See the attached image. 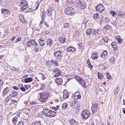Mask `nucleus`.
Listing matches in <instances>:
<instances>
[{"label": "nucleus", "instance_id": "nucleus-1", "mask_svg": "<svg viewBox=\"0 0 125 125\" xmlns=\"http://www.w3.org/2000/svg\"><path fill=\"white\" fill-rule=\"evenodd\" d=\"M49 93L46 91L42 92L40 94V98L39 99V101L41 102L44 103L48 99Z\"/></svg>", "mask_w": 125, "mask_h": 125}, {"label": "nucleus", "instance_id": "nucleus-2", "mask_svg": "<svg viewBox=\"0 0 125 125\" xmlns=\"http://www.w3.org/2000/svg\"><path fill=\"white\" fill-rule=\"evenodd\" d=\"M65 14L68 15H72L75 13V10L72 7H67L65 10Z\"/></svg>", "mask_w": 125, "mask_h": 125}, {"label": "nucleus", "instance_id": "nucleus-3", "mask_svg": "<svg viewBox=\"0 0 125 125\" xmlns=\"http://www.w3.org/2000/svg\"><path fill=\"white\" fill-rule=\"evenodd\" d=\"M90 112L87 110H84L82 112L81 114L82 118L86 120L90 116Z\"/></svg>", "mask_w": 125, "mask_h": 125}, {"label": "nucleus", "instance_id": "nucleus-4", "mask_svg": "<svg viewBox=\"0 0 125 125\" xmlns=\"http://www.w3.org/2000/svg\"><path fill=\"white\" fill-rule=\"evenodd\" d=\"M75 77L76 80L80 83L83 87L84 88L86 87V86L85 84V81L83 78L77 76H76Z\"/></svg>", "mask_w": 125, "mask_h": 125}, {"label": "nucleus", "instance_id": "nucleus-5", "mask_svg": "<svg viewBox=\"0 0 125 125\" xmlns=\"http://www.w3.org/2000/svg\"><path fill=\"white\" fill-rule=\"evenodd\" d=\"M37 43L33 40L28 41L27 43V45L28 47L37 46Z\"/></svg>", "mask_w": 125, "mask_h": 125}, {"label": "nucleus", "instance_id": "nucleus-6", "mask_svg": "<svg viewBox=\"0 0 125 125\" xmlns=\"http://www.w3.org/2000/svg\"><path fill=\"white\" fill-rule=\"evenodd\" d=\"M54 55L55 56V58L59 59L61 58L62 57V52L61 51H57L54 52Z\"/></svg>", "mask_w": 125, "mask_h": 125}, {"label": "nucleus", "instance_id": "nucleus-7", "mask_svg": "<svg viewBox=\"0 0 125 125\" xmlns=\"http://www.w3.org/2000/svg\"><path fill=\"white\" fill-rule=\"evenodd\" d=\"M95 8L96 11L98 12H99L100 13H101L104 9L103 4L101 3L99 4L98 5L96 6Z\"/></svg>", "mask_w": 125, "mask_h": 125}, {"label": "nucleus", "instance_id": "nucleus-8", "mask_svg": "<svg viewBox=\"0 0 125 125\" xmlns=\"http://www.w3.org/2000/svg\"><path fill=\"white\" fill-rule=\"evenodd\" d=\"M61 71L60 69L57 68H55L53 69V74L54 75V77L59 76L61 75Z\"/></svg>", "mask_w": 125, "mask_h": 125}, {"label": "nucleus", "instance_id": "nucleus-9", "mask_svg": "<svg viewBox=\"0 0 125 125\" xmlns=\"http://www.w3.org/2000/svg\"><path fill=\"white\" fill-rule=\"evenodd\" d=\"M99 31L98 30L93 29L92 34V36L95 39H96L99 37Z\"/></svg>", "mask_w": 125, "mask_h": 125}, {"label": "nucleus", "instance_id": "nucleus-10", "mask_svg": "<svg viewBox=\"0 0 125 125\" xmlns=\"http://www.w3.org/2000/svg\"><path fill=\"white\" fill-rule=\"evenodd\" d=\"M51 110H50L48 109H43L42 111L43 113L47 117H49L51 113Z\"/></svg>", "mask_w": 125, "mask_h": 125}, {"label": "nucleus", "instance_id": "nucleus-11", "mask_svg": "<svg viewBox=\"0 0 125 125\" xmlns=\"http://www.w3.org/2000/svg\"><path fill=\"white\" fill-rule=\"evenodd\" d=\"M98 105L96 104H94L92 105L91 108V110L93 114H94L97 110Z\"/></svg>", "mask_w": 125, "mask_h": 125}, {"label": "nucleus", "instance_id": "nucleus-12", "mask_svg": "<svg viewBox=\"0 0 125 125\" xmlns=\"http://www.w3.org/2000/svg\"><path fill=\"white\" fill-rule=\"evenodd\" d=\"M78 4H80L81 6V7L82 9H84L86 6V2L85 1H81L79 0L78 1Z\"/></svg>", "mask_w": 125, "mask_h": 125}, {"label": "nucleus", "instance_id": "nucleus-13", "mask_svg": "<svg viewBox=\"0 0 125 125\" xmlns=\"http://www.w3.org/2000/svg\"><path fill=\"white\" fill-rule=\"evenodd\" d=\"M53 11V10L51 8H49L48 9L46 12L47 13V15L49 17H51Z\"/></svg>", "mask_w": 125, "mask_h": 125}, {"label": "nucleus", "instance_id": "nucleus-14", "mask_svg": "<svg viewBox=\"0 0 125 125\" xmlns=\"http://www.w3.org/2000/svg\"><path fill=\"white\" fill-rule=\"evenodd\" d=\"M67 52H73L75 50V49L74 47L71 46L67 47Z\"/></svg>", "mask_w": 125, "mask_h": 125}, {"label": "nucleus", "instance_id": "nucleus-15", "mask_svg": "<svg viewBox=\"0 0 125 125\" xmlns=\"http://www.w3.org/2000/svg\"><path fill=\"white\" fill-rule=\"evenodd\" d=\"M55 80L56 83L58 85H61L62 83V80L61 78H57L55 79Z\"/></svg>", "mask_w": 125, "mask_h": 125}, {"label": "nucleus", "instance_id": "nucleus-16", "mask_svg": "<svg viewBox=\"0 0 125 125\" xmlns=\"http://www.w3.org/2000/svg\"><path fill=\"white\" fill-rule=\"evenodd\" d=\"M63 98L64 99H66L69 97V93L66 91L64 90L63 92Z\"/></svg>", "mask_w": 125, "mask_h": 125}, {"label": "nucleus", "instance_id": "nucleus-17", "mask_svg": "<svg viewBox=\"0 0 125 125\" xmlns=\"http://www.w3.org/2000/svg\"><path fill=\"white\" fill-rule=\"evenodd\" d=\"M20 4L21 6H27L28 5L27 1L24 0H22Z\"/></svg>", "mask_w": 125, "mask_h": 125}, {"label": "nucleus", "instance_id": "nucleus-18", "mask_svg": "<svg viewBox=\"0 0 125 125\" xmlns=\"http://www.w3.org/2000/svg\"><path fill=\"white\" fill-rule=\"evenodd\" d=\"M70 125H77L76 122L73 119H72L69 121Z\"/></svg>", "mask_w": 125, "mask_h": 125}, {"label": "nucleus", "instance_id": "nucleus-19", "mask_svg": "<svg viewBox=\"0 0 125 125\" xmlns=\"http://www.w3.org/2000/svg\"><path fill=\"white\" fill-rule=\"evenodd\" d=\"M33 80L32 78L31 77H29L25 78L24 79V82L25 83L30 82Z\"/></svg>", "mask_w": 125, "mask_h": 125}, {"label": "nucleus", "instance_id": "nucleus-20", "mask_svg": "<svg viewBox=\"0 0 125 125\" xmlns=\"http://www.w3.org/2000/svg\"><path fill=\"white\" fill-rule=\"evenodd\" d=\"M52 40L49 38H48L47 39L46 43L47 44L48 46H50L52 44Z\"/></svg>", "mask_w": 125, "mask_h": 125}, {"label": "nucleus", "instance_id": "nucleus-21", "mask_svg": "<svg viewBox=\"0 0 125 125\" xmlns=\"http://www.w3.org/2000/svg\"><path fill=\"white\" fill-rule=\"evenodd\" d=\"M111 45L112 47L115 50L117 49V46L115 42H113L111 43Z\"/></svg>", "mask_w": 125, "mask_h": 125}, {"label": "nucleus", "instance_id": "nucleus-22", "mask_svg": "<svg viewBox=\"0 0 125 125\" xmlns=\"http://www.w3.org/2000/svg\"><path fill=\"white\" fill-rule=\"evenodd\" d=\"M9 90V87H7L5 88L3 90L2 93V94H3V95H6L7 93L8 92Z\"/></svg>", "mask_w": 125, "mask_h": 125}, {"label": "nucleus", "instance_id": "nucleus-23", "mask_svg": "<svg viewBox=\"0 0 125 125\" xmlns=\"http://www.w3.org/2000/svg\"><path fill=\"white\" fill-rule=\"evenodd\" d=\"M92 32V31L91 28L87 29L86 31V34L87 36H89Z\"/></svg>", "mask_w": 125, "mask_h": 125}, {"label": "nucleus", "instance_id": "nucleus-24", "mask_svg": "<svg viewBox=\"0 0 125 125\" xmlns=\"http://www.w3.org/2000/svg\"><path fill=\"white\" fill-rule=\"evenodd\" d=\"M59 41L61 43H63L65 42V38L63 37H60L59 38Z\"/></svg>", "mask_w": 125, "mask_h": 125}, {"label": "nucleus", "instance_id": "nucleus-25", "mask_svg": "<svg viewBox=\"0 0 125 125\" xmlns=\"http://www.w3.org/2000/svg\"><path fill=\"white\" fill-rule=\"evenodd\" d=\"M98 57V55L96 53H93L92 54L91 57L93 59H97Z\"/></svg>", "mask_w": 125, "mask_h": 125}, {"label": "nucleus", "instance_id": "nucleus-26", "mask_svg": "<svg viewBox=\"0 0 125 125\" xmlns=\"http://www.w3.org/2000/svg\"><path fill=\"white\" fill-rule=\"evenodd\" d=\"M1 12L2 13H4V14H6L9 12V11L7 9L2 8L1 9Z\"/></svg>", "mask_w": 125, "mask_h": 125}, {"label": "nucleus", "instance_id": "nucleus-27", "mask_svg": "<svg viewBox=\"0 0 125 125\" xmlns=\"http://www.w3.org/2000/svg\"><path fill=\"white\" fill-rule=\"evenodd\" d=\"M107 51L106 50H104L100 55L101 57L103 58H104L107 55Z\"/></svg>", "mask_w": 125, "mask_h": 125}, {"label": "nucleus", "instance_id": "nucleus-28", "mask_svg": "<svg viewBox=\"0 0 125 125\" xmlns=\"http://www.w3.org/2000/svg\"><path fill=\"white\" fill-rule=\"evenodd\" d=\"M116 38L118 43L120 44L123 41H122V38H121V37L120 36H117Z\"/></svg>", "mask_w": 125, "mask_h": 125}, {"label": "nucleus", "instance_id": "nucleus-29", "mask_svg": "<svg viewBox=\"0 0 125 125\" xmlns=\"http://www.w3.org/2000/svg\"><path fill=\"white\" fill-rule=\"evenodd\" d=\"M40 45L41 46H43L44 44V41L41 39H39V41Z\"/></svg>", "mask_w": 125, "mask_h": 125}, {"label": "nucleus", "instance_id": "nucleus-30", "mask_svg": "<svg viewBox=\"0 0 125 125\" xmlns=\"http://www.w3.org/2000/svg\"><path fill=\"white\" fill-rule=\"evenodd\" d=\"M56 112L55 111H53L51 110L49 117L51 118L55 116L56 115Z\"/></svg>", "mask_w": 125, "mask_h": 125}, {"label": "nucleus", "instance_id": "nucleus-31", "mask_svg": "<svg viewBox=\"0 0 125 125\" xmlns=\"http://www.w3.org/2000/svg\"><path fill=\"white\" fill-rule=\"evenodd\" d=\"M12 93L11 95V96L12 97H14L16 96L18 94L17 91L14 90L12 91Z\"/></svg>", "mask_w": 125, "mask_h": 125}, {"label": "nucleus", "instance_id": "nucleus-32", "mask_svg": "<svg viewBox=\"0 0 125 125\" xmlns=\"http://www.w3.org/2000/svg\"><path fill=\"white\" fill-rule=\"evenodd\" d=\"M51 61L53 63L55 64V65L56 66H59V65L57 61L56 60H52Z\"/></svg>", "mask_w": 125, "mask_h": 125}, {"label": "nucleus", "instance_id": "nucleus-33", "mask_svg": "<svg viewBox=\"0 0 125 125\" xmlns=\"http://www.w3.org/2000/svg\"><path fill=\"white\" fill-rule=\"evenodd\" d=\"M31 125H41V122L38 121H35L32 122Z\"/></svg>", "mask_w": 125, "mask_h": 125}, {"label": "nucleus", "instance_id": "nucleus-34", "mask_svg": "<svg viewBox=\"0 0 125 125\" xmlns=\"http://www.w3.org/2000/svg\"><path fill=\"white\" fill-rule=\"evenodd\" d=\"M105 74L107 79L109 80L111 79V75H110L109 73H108V72H105Z\"/></svg>", "mask_w": 125, "mask_h": 125}, {"label": "nucleus", "instance_id": "nucleus-35", "mask_svg": "<svg viewBox=\"0 0 125 125\" xmlns=\"http://www.w3.org/2000/svg\"><path fill=\"white\" fill-rule=\"evenodd\" d=\"M68 105L66 103H64L62 104V107L64 109H66L67 108Z\"/></svg>", "mask_w": 125, "mask_h": 125}, {"label": "nucleus", "instance_id": "nucleus-36", "mask_svg": "<svg viewBox=\"0 0 125 125\" xmlns=\"http://www.w3.org/2000/svg\"><path fill=\"white\" fill-rule=\"evenodd\" d=\"M87 63L88 65V66L90 68H93L92 65L91 64L90 62V61L88 59L87 61Z\"/></svg>", "mask_w": 125, "mask_h": 125}, {"label": "nucleus", "instance_id": "nucleus-37", "mask_svg": "<svg viewBox=\"0 0 125 125\" xmlns=\"http://www.w3.org/2000/svg\"><path fill=\"white\" fill-rule=\"evenodd\" d=\"M45 14L46 13L45 11H42V16L41 17V18L42 20H44L45 15Z\"/></svg>", "mask_w": 125, "mask_h": 125}, {"label": "nucleus", "instance_id": "nucleus-38", "mask_svg": "<svg viewBox=\"0 0 125 125\" xmlns=\"http://www.w3.org/2000/svg\"><path fill=\"white\" fill-rule=\"evenodd\" d=\"M45 87V85L43 83L41 84V85L39 89L40 90H43Z\"/></svg>", "mask_w": 125, "mask_h": 125}, {"label": "nucleus", "instance_id": "nucleus-39", "mask_svg": "<svg viewBox=\"0 0 125 125\" xmlns=\"http://www.w3.org/2000/svg\"><path fill=\"white\" fill-rule=\"evenodd\" d=\"M104 21L105 23H109L110 22V20L109 18L107 17L105 18L104 20Z\"/></svg>", "mask_w": 125, "mask_h": 125}, {"label": "nucleus", "instance_id": "nucleus-40", "mask_svg": "<svg viewBox=\"0 0 125 125\" xmlns=\"http://www.w3.org/2000/svg\"><path fill=\"white\" fill-rule=\"evenodd\" d=\"M98 78L100 79H102L103 78V76L102 74L100 73H98Z\"/></svg>", "mask_w": 125, "mask_h": 125}, {"label": "nucleus", "instance_id": "nucleus-41", "mask_svg": "<svg viewBox=\"0 0 125 125\" xmlns=\"http://www.w3.org/2000/svg\"><path fill=\"white\" fill-rule=\"evenodd\" d=\"M102 40H103L104 42L107 43L108 41V39L107 37H105L102 38Z\"/></svg>", "mask_w": 125, "mask_h": 125}, {"label": "nucleus", "instance_id": "nucleus-42", "mask_svg": "<svg viewBox=\"0 0 125 125\" xmlns=\"http://www.w3.org/2000/svg\"><path fill=\"white\" fill-rule=\"evenodd\" d=\"M17 120V118L16 117H15L12 119V122H13V124L14 125H15L16 124Z\"/></svg>", "mask_w": 125, "mask_h": 125}, {"label": "nucleus", "instance_id": "nucleus-43", "mask_svg": "<svg viewBox=\"0 0 125 125\" xmlns=\"http://www.w3.org/2000/svg\"><path fill=\"white\" fill-rule=\"evenodd\" d=\"M35 46L34 47V50L36 52H38L39 50V49L38 48V47H39V45H38L37 46Z\"/></svg>", "mask_w": 125, "mask_h": 125}, {"label": "nucleus", "instance_id": "nucleus-44", "mask_svg": "<svg viewBox=\"0 0 125 125\" xmlns=\"http://www.w3.org/2000/svg\"><path fill=\"white\" fill-rule=\"evenodd\" d=\"M99 17V15L98 13L95 14L94 15V18L95 20H96V19L98 18Z\"/></svg>", "mask_w": 125, "mask_h": 125}, {"label": "nucleus", "instance_id": "nucleus-45", "mask_svg": "<svg viewBox=\"0 0 125 125\" xmlns=\"http://www.w3.org/2000/svg\"><path fill=\"white\" fill-rule=\"evenodd\" d=\"M115 92L114 93L115 94H118L119 91V89L118 87H117L116 88L115 90Z\"/></svg>", "mask_w": 125, "mask_h": 125}, {"label": "nucleus", "instance_id": "nucleus-46", "mask_svg": "<svg viewBox=\"0 0 125 125\" xmlns=\"http://www.w3.org/2000/svg\"><path fill=\"white\" fill-rule=\"evenodd\" d=\"M110 28V26L108 24L105 25L104 27V28L106 30H108Z\"/></svg>", "mask_w": 125, "mask_h": 125}, {"label": "nucleus", "instance_id": "nucleus-47", "mask_svg": "<svg viewBox=\"0 0 125 125\" xmlns=\"http://www.w3.org/2000/svg\"><path fill=\"white\" fill-rule=\"evenodd\" d=\"M110 13L113 17L116 14V12L113 10H111L110 11Z\"/></svg>", "mask_w": 125, "mask_h": 125}, {"label": "nucleus", "instance_id": "nucleus-48", "mask_svg": "<svg viewBox=\"0 0 125 125\" xmlns=\"http://www.w3.org/2000/svg\"><path fill=\"white\" fill-rule=\"evenodd\" d=\"M69 25L68 23H65L64 24L63 27L64 28H68Z\"/></svg>", "mask_w": 125, "mask_h": 125}, {"label": "nucleus", "instance_id": "nucleus-49", "mask_svg": "<svg viewBox=\"0 0 125 125\" xmlns=\"http://www.w3.org/2000/svg\"><path fill=\"white\" fill-rule=\"evenodd\" d=\"M21 86L20 87L21 90L22 91L25 92V88L23 87V85L22 84L21 85Z\"/></svg>", "mask_w": 125, "mask_h": 125}, {"label": "nucleus", "instance_id": "nucleus-50", "mask_svg": "<svg viewBox=\"0 0 125 125\" xmlns=\"http://www.w3.org/2000/svg\"><path fill=\"white\" fill-rule=\"evenodd\" d=\"M21 21L23 23H25L27 22V21L24 19V18L22 19L21 20Z\"/></svg>", "mask_w": 125, "mask_h": 125}, {"label": "nucleus", "instance_id": "nucleus-51", "mask_svg": "<svg viewBox=\"0 0 125 125\" xmlns=\"http://www.w3.org/2000/svg\"><path fill=\"white\" fill-rule=\"evenodd\" d=\"M11 96V95H10L9 96H8L7 97L6 99V101L7 102H8L10 99Z\"/></svg>", "mask_w": 125, "mask_h": 125}, {"label": "nucleus", "instance_id": "nucleus-52", "mask_svg": "<svg viewBox=\"0 0 125 125\" xmlns=\"http://www.w3.org/2000/svg\"><path fill=\"white\" fill-rule=\"evenodd\" d=\"M25 88L27 89V90L28 88H30L31 87V86L30 85H25L24 86Z\"/></svg>", "mask_w": 125, "mask_h": 125}, {"label": "nucleus", "instance_id": "nucleus-53", "mask_svg": "<svg viewBox=\"0 0 125 125\" xmlns=\"http://www.w3.org/2000/svg\"><path fill=\"white\" fill-rule=\"evenodd\" d=\"M32 11V9L31 8H29L27 9V10H26L27 12H30Z\"/></svg>", "mask_w": 125, "mask_h": 125}, {"label": "nucleus", "instance_id": "nucleus-54", "mask_svg": "<svg viewBox=\"0 0 125 125\" xmlns=\"http://www.w3.org/2000/svg\"><path fill=\"white\" fill-rule=\"evenodd\" d=\"M19 16L20 20L21 19H22L24 18V16L23 15H22V14H20L19 15Z\"/></svg>", "mask_w": 125, "mask_h": 125}, {"label": "nucleus", "instance_id": "nucleus-55", "mask_svg": "<svg viewBox=\"0 0 125 125\" xmlns=\"http://www.w3.org/2000/svg\"><path fill=\"white\" fill-rule=\"evenodd\" d=\"M58 108L59 107L57 106L56 107H52V109L54 110L55 111H56L58 109Z\"/></svg>", "mask_w": 125, "mask_h": 125}, {"label": "nucleus", "instance_id": "nucleus-56", "mask_svg": "<svg viewBox=\"0 0 125 125\" xmlns=\"http://www.w3.org/2000/svg\"><path fill=\"white\" fill-rule=\"evenodd\" d=\"M21 37H19L17 38V39L15 40V42H17L19 41H21Z\"/></svg>", "mask_w": 125, "mask_h": 125}, {"label": "nucleus", "instance_id": "nucleus-57", "mask_svg": "<svg viewBox=\"0 0 125 125\" xmlns=\"http://www.w3.org/2000/svg\"><path fill=\"white\" fill-rule=\"evenodd\" d=\"M71 105L73 107H74L73 106H75V105H76V104L75 103L73 102V103L72 102L71 104Z\"/></svg>", "mask_w": 125, "mask_h": 125}, {"label": "nucleus", "instance_id": "nucleus-58", "mask_svg": "<svg viewBox=\"0 0 125 125\" xmlns=\"http://www.w3.org/2000/svg\"><path fill=\"white\" fill-rule=\"evenodd\" d=\"M39 74H41V75L42 76V79L43 80H44L45 79V77L43 75V74L41 73H39Z\"/></svg>", "mask_w": 125, "mask_h": 125}, {"label": "nucleus", "instance_id": "nucleus-59", "mask_svg": "<svg viewBox=\"0 0 125 125\" xmlns=\"http://www.w3.org/2000/svg\"><path fill=\"white\" fill-rule=\"evenodd\" d=\"M17 125H23V123L22 121H20L18 123Z\"/></svg>", "mask_w": 125, "mask_h": 125}, {"label": "nucleus", "instance_id": "nucleus-60", "mask_svg": "<svg viewBox=\"0 0 125 125\" xmlns=\"http://www.w3.org/2000/svg\"><path fill=\"white\" fill-rule=\"evenodd\" d=\"M12 88L15 90H18V87H17L15 86H13L12 87Z\"/></svg>", "mask_w": 125, "mask_h": 125}, {"label": "nucleus", "instance_id": "nucleus-61", "mask_svg": "<svg viewBox=\"0 0 125 125\" xmlns=\"http://www.w3.org/2000/svg\"><path fill=\"white\" fill-rule=\"evenodd\" d=\"M11 101L12 102L11 103H13L14 102L17 103V101L15 100H14L13 99H11Z\"/></svg>", "mask_w": 125, "mask_h": 125}, {"label": "nucleus", "instance_id": "nucleus-62", "mask_svg": "<svg viewBox=\"0 0 125 125\" xmlns=\"http://www.w3.org/2000/svg\"><path fill=\"white\" fill-rule=\"evenodd\" d=\"M37 103V102L35 101H33L30 103V104L33 105L36 104Z\"/></svg>", "mask_w": 125, "mask_h": 125}, {"label": "nucleus", "instance_id": "nucleus-63", "mask_svg": "<svg viewBox=\"0 0 125 125\" xmlns=\"http://www.w3.org/2000/svg\"><path fill=\"white\" fill-rule=\"evenodd\" d=\"M115 58L114 57H112L110 59V61H114L115 60Z\"/></svg>", "mask_w": 125, "mask_h": 125}, {"label": "nucleus", "instance_id": "nucleus-64", "mask_svg": "<svg viewBox=\"0 0 125 125\" xmlns=\"http://www.w3.org/2000/svg\"><path fill=\"white\" fill-rule=\"evenodd\" d=\"M16 38V36H13L11 39V40L12 41H13Z\"/></svg>", "mask_w": 125, "mask_h": 125}]
</instances>
